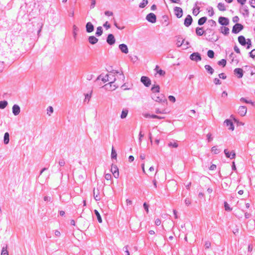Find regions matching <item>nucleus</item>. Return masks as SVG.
I'll return each instance as SVG.
<instances>
[{"mask_svg": "<svg viewBox=\"0 0 255 255\" xmlns=\"http://www.w3.org/2000/svg\"><path fill=\"white\" fill-rule=\"evenodd\" d=\"M106 41L108 44L113 45L116 42V39L113 34H109L107 37Z\"/></svg>", "mask_w": 255, "mask_h": 255, "instance_id": "obj_9", "label": "nucleus"}, {"mask_svg": "<svg viewBox=\"0 0 255 255\" xmlns=\"http://www.w3.org/2000/svg\"><path fill=\"white\" fill-rule=\"evenodd\" d=\"M143 208L145 209V210L146 211V212L147 213H148V207H149L148 205L146 202H144L143 203Z\"/></svg>", "mask_w": 255, "mask_h": 255, "instance_id": "obj_60", "label": "nucleus"}, {"mask_svg": "<svg viewBox=\"0 0 255 255\" xmlns=\"http://www.w3.org/2000/svg\"><path fill=\"white\" fill-rule=\"evenodd\" d=\"M148 0H142V2L139 3V7L141 8H144L148 4Z\"/></svg>", "mask_w": 255, "mask_h": 255, "instance_id": "obj_40", "label": "nucleus"}, {"mask_svg": "<svg viewBox=\"0 0 255 255\" xmlns=\"http://www.w3.org/2000/svg\"><path fill=\"white\" fill-rule=\"evenodd\" d=\"M244 29V26L239 23H236L233 27L232 32L237 34Z\"/></svg>", "mask_w": 255, "mask_h": 255, "instance_id": "obj_3", "label": "nucleus"}, {"mask_svg": "<svg viewBox=\"0 0 255 255\" xmlns=\"http://www.w3.org/2000/svg\"><path fill=\"white\" fill-rule=\"evenodd\" d=\"M146 19L149 22L154 23L156 21V16L153 13H149L146 16Z\"/></svg>", "mask_w": 255, "mask_h": 255, "instance_id": "obj_6", "label": "nucleus"}, {"mask_svg": "<svg viewBox=\"0 0 255 255\" xmlns=\"http://www.w3.org/2000/svg\"><path fill=\"white\" fill-rule=\"evenodd\" d=\"M174 14L177 18H181L183 15V10L180 7L175 6L174 8Z\"/></svg>", "mask_w": 255, "mask_h": 255, "instance_id": "obj_10", "label": "nucleus"}, {"mask_svg": "<svg viewBox=\"0 0 255 255\" xmlns=\"http://www.w3.org/2000/svg\"><path fill=\"white\" fill-rule=\"evenodd\" d=\"M224 124L225 126L227 127H228V129L229 130H234L235 127L234 125L233 124V123L232 122V120L230 119H226L224 121Z\"/></svg>", "mask_w": 255, "mask_h": 255, "instance_id": "obj_13", "label": "nucleus"}, {"mask_svg": "<svg viewBox=\"0 0 255 255\" xmlns=\"http://www.w3.org/2000/svg\"><path fill=\"white\" fill-rule=\"evenodd\" d=\"M117 157V154L116 150L114 148V147L113 146L112 148V152H111V158L112 159H116Z\"/></svg>", "mask_w": 255, "mask_h": 255, "instance_id": "obj_34", "label": "nucleus"}, {"mask_svg": "<svg viewBox=\"0 0 255 255\" xmlns=\"http://www.w3.org/2000/svg\"><path fill=\"white\" fill-rule=\"evenodd\" d=\"M168 99L170 101H171L172 103H174L176 101V99L175 97L173 96H169L168 97Z\"/></svg>", "mask_w": 255, "mask_h": 255, "instance_id": "obj_57", "label": "nucleus"}, {"mask_svg": "<svg viewBox=\"0 0 255 255\" xmlns=\"http://www.w3.org/2000/svg\"><path fill=\"white\" fill-rule=\"evenodd\" d=\"M105 14L106 15V16H112L113 15V12L112 11H109V10H106L105 11Z\"/></svg>", "mask_w": 255, "mask_h": 255, "instance_id": "obj_61", "label": "nucleus"}, {"mask_svg": "<svg viewBox=\"0 0 255 255\" xmlns=\"http://www.w3.org/2000/svg\"><path fill=\"white\" fill-rule=\"evenodd\" d=\"M205 69L206 71L210 75H212L214 72V70L213 68L209 65H206L205 66Z\"/></svg>", "mask_w": 255, "mask_h": 255, "instance_id": "obj_23", "label": "nucleus"}, {"mask_svg": "<svg viewBox=\"0 0 255 255\" xmlns=\"http://www.w3.org/2000/svg\"><path fill=\"white\" fill-rule=\"evenodd\" d=\"M155 113L156 114H166V112L165 111V110H163L161 111L159 109H156L155 110Z\"/></svg>", "mask_w": 255, "mask_h": 255, "instance_id": "obj_52", "label": "nucleus"}, {"mask_svg": "<svg viewBox=\"0 0 255 255\" xmlns=\"http://www.w3.org/2000/svg\"><path fill=\"white\" fill-rule=\"evenodd\" d=\"M190 59L196 62L201 61L202 59L201 54L198 52H193L190 55Z\"/></svg>", "mask_w": 255, "mask_h": 255, "instance_id": "obj_5", "label": "nucleus"}, {"mask_svg": "<svg viewBox=\"0 0 255 255\" xmlns=\"http://www.w3.org/2000/svg\"><path fill=\"white\" fill-rule=\"evenodd\" d=\"M178 144L176 143V142H170V143H168V146H172L173 147H175V148H176L178 147Z\"/></svg>", "mask_w": 255, "mask_h": 255, "instance_id": "obj_55", "label": "nucleus"}, {"mask_svg": "<svg viewBox=\"0 0 255 255\" xmlns=\"http://www.w3.org/2000/svg\"><path fill=\"white\" fill-rule=\"evenodd\" d=\"M8 103L6 101L3 100L0 101V109H4L7 106Z\"/></svg>", "mask_w": 255, "mask_h": 255, "instance_id": "obj_36", "label": "nucleus"}, {"mask_svg": "<svg viewBox=\"0 0 255 255\" xmlns=\"http://www.w3.org/2000/svg\"><path fill=\"white\" fill-rule=\"evenodd\" d=\"M226 64H227V61L225 59H222L218 62V64L219 66H222L223 67H225L226 65Z\"/></svg>", "mask_w": 255, "mask_h": 255, "instance_id": "obj_38", "label": "nucleus"}, {"mask_svg": "<svg viewBox=\"0 0 255 255\" xmlns=\"http://www.w3.org/2000/svg\"><path fill=\"white\" fill-rule=\"evenodd\" d=\"M93 192H94V197L96 201L100 200L101 198H100V197L99 196V189H97V191H96L95 189L94 188Z\"/></svg>", "mask_w": 255, "mask_h": 255, "instance_id": "obj_28", "label": "nucleus"}, {"mask_svg": "<svg viewBox=\"0 0 255 255\" xmlns=\"http://www.w3.org/2000/svg\"><path fill=\"white\" fill-rule=\"evenodd\" d=\"M111 171L113 173L115 178H119V168H118V167L116 165H115L113 163L112 164Z\"/></svg>", "mask_w": 255, "mask_h": 255, "instance_id": "obj_7", "label": "nucleus"}, {"mask_svg": "<svg viewBox=\"0 0 255 255\" xmlns=\"http://www.w3.org/2000/svg\"><path fill=\"white\" fill-rule=\"evenodd\" d=\"M193 19L192 16L190 14H188L184 19V24L185 26L188 27L191 25Z\"/></svg>", "mask_w": 255, "mask_h": 255, "instance_id": "obj_12", "label": "nucleus"}, {"mask_svg": "<svg viewBox=\"0 0 255 255\" xmlns=\"http://www.w3.org/2000/svg\"><path fill=\"white\" fill-rule=\"evenodd\" d=\"M12 113L14 116H17L20 112V107L16 104H14L12 108Z\"/></svg>", "mask_w": 255, "mask_h": 255, "instance_id": "obj_17", "label": "nucleus"}, {"mask_svg": "<svg viewBox=\"0 0 255 255\" xmlns=\"http://www.w3.org/2000/svg\"><path fill=\"white\" fill-rule=\"evenodd\" d=\"M103 26L107 29H108L111 27V25L109 23L108 21H106L104 23Z\"/></svg>", "mask_w": 255, "mask_h": 255, "instance_id": "obj_56", "label": "nucleus"}, {"mask_svg": "<svg viewBox=\"0 0 255 255\" xmlns=\"http://www.w3.org/2000/svg\"><path fill=\"white\" fill-rule=\"evenodd\" d=\"M224 152L226 157L230 158V155H231V152H230L227 149H225Z\"/></svg>", "mask_w": 255, "mask_h": 255, "instance_id": "obj_48", "label": "nucleus"}, {"mask_svg": "<svg viewBox=\"0 0 255 255\" xmlns=\"http://www.w3.org/2000/svg\"><path fill=\"white\" fill-rule=\"evenodd\" d=\"M247 112V108L246 106H241L238 109V114L242 117L246 115Z\"/></svg>", "mask_w": 255, "mask_h": 255, "instance_id": "obj_15", "label": "nucleus"}, {"mask_svg": "<svg viewBox=\"0 0 255 255\" xmlns=\"http://www.w3.org/2000/svg\"><path fill=\"white\" fill-rule=\"evenodd\" d=\"M151 91L153 94L157 95L160 92V86L158 85H153L151 88Z\"/></svg>", "mask_w": 255, "mask_h": 255, "instance_id": "obj_19", "label": "nucleus"}, {"mask_svg": "<svg viewBox=\"0 0 255 255\" xmlns=\"http://www.w3.org/2000/svg\"><path fill=\"white\" fill-rule=\"evenodd\" d=\"M79 30V28L75 25H74L73 26V35L74 38H76L77 36V32Z\"/></svg>", "mask_w": 255, "mask_h": 255, "instance_id": "obj_42", "label": "nucleus"}, {"mask_svg": "<svg viewBox=\"0 0 255 255\" xmlns=\"http://www.w3.org/2000/svg\"><path fill=\"white\" fill-rule=\"evenodd\" d=\"M103 33V30L102 26H98L97 28V31L95 33V35L97 37L100 36Z\"/></svg>", "mask_w": 255, "mask_h": 255, "instance_id": "obj_29", "label": "nucleus"}, {"mask_svg": "<svg viewBox=\"0 0 255 255\" xmlns=\"http://www.w3.org/2000/svg\"><path fill=\"white\" fill-rule=\"evenodd\" d=\"M214 83L215 84V85H220L221 84V81H220V80L217 78H215L214 79Z\"/></svg>", "mask_w": 255, "mask_h": 255, "instance_id": "obj_54", "label": "nucleus"}, {"mask_svg": "<svg viewBox=\"0 0 255 255\" xmlns=\"http://www.w3.org/2000/svg\"><path fill=\"white\" fill-rule=\"evenodd\" d=\"M249 56L254 59H255V49L249 52Z\"/></svg>", "mask_w": 255, "mask_h": 255, "instance_id": "obj_47", "label": "nucleus"}, {"mask_svg": "<svg viewBox=\"0 0 255 255\" xmlns=\"http://www.w3.org/2000/svg\"><path fill=\"white\" fill-rule=\"evenodd\" d=\"M217 7L218 9L220 11H225L226 10V8L225 7V5L224 3L222 2H219L218 4Z\"/></svg>", "mask_w": 255, "mask_h": 255, "instance_id": "obj_33", "label": "nucleus"}, {"mask_svg": "<svg viewBox=\"0 0 255 255\" xmlns=\"http://www.w3.org/2000/svg\"><path fill=\"white\" fill-rule=\"evenodd\" d=\"M200 7L199 6H197V7L196 8V10L194 8L193 9V12H192L193 14L195 16L199 14V13L200 12Z\"/></svg>", "mask_w": 255, "mask_h": 255, "instance_id": "obj_44", "label": "nucleus"}, {"mask_svg": "<svg viewBox=\"0 0 255 255\" xmlns=\"http://www.w3.org/2000/svg\"><path fill=\"white\" fill-rule=\"evenodd\" d=\"M184 39H182V38H181L180 36H178L177 38V41L176 43L177 46L178 47L181 46V45L184 44Z\"/></svg>", "mask_w": 255, "mask_h": 255, "instance_id": "obj_30", "label": "nucleus"}, {"mask_svg": "<svg viewBox=\"0 0 255 255\" xmlns=\"http://www.w3.org/2000/svg\"><path fill=\"white\" fill-rule=\"evenodd\" d=\"M157 73L160 76H164V75L165 74V72L164 71L162 70V69H160L157 71Z\"/></svg>", "mask_w": 255, "mask_h": 255, "instance_id": "obj_53", "label": "nucleus"}, {"mask_svg": "<svg viewBox=\"0 0 255 255\" xmlns=\"http://www.w3.org/2000/svg\"><path fill=\"white\" fill-rule=\"evenodd\" d=\"M203 27H197L195 29V32L198 36H202L205 33V31L203 30Z\"/></svg>", "mask_w": 255, "mask_h": 255, "instance_id": "obj_22", "label": "nucleus"}, {"mask_svg": "<svg viewBox=\"0 0 255 255\" xmlns=\"http://www.w3.org/2000/svg\"><path fill=\"white\" fill-rule=\"evenodd\" d=\"M243 9L244 11V12H243V13H242L243 15L246 17H249L250 12H249V10L248 6L244 5H243Z\"/></svg>", "mask_w": 255, "mask_h": 255, "instance_id": "obj_24", "label": "nucleus"}, {"mask_svg": "<svg viewBox=\"0 0 255 255\" xmlns=\"http://www.w3.org/2000/svg\"><path fill=\"white\" fill-rule=\"evenodd\" d=\"M110 75L107 74L105 77H103L102 78V81L104 83H105L107 81H109V78L110 77Z\"/></svg>", "mask_w": 255, "mask_h": 255, "instance_id": "obj_51", "label": "nucleus"}, {"mask_svg": "<svg viewBox=\"0 0 255 255\" xmlns=\"http://www.w3.org/2000/svg\"><path fill=\"white\" fill-rule=\"evenodd\" d=\"M211 151L214 154H217L220 152L221 150L220 149L217 148L216 146H214L212 147Z\"/></svg>", "mask_w": 255, "mask_h": 255, "instance_id": "obj_41", "label": "nucleus"}, {"mask_svg": "<svg viewBox=\"0 0 255 255\" xmlns=\"http://www.w3.org/2000/svg\"><path fill=\"white\" fill-rule=\"evenodd\" d=\"M207 55L210 58H213L214 57L215 53L212 50H209L207 51Z\"/></svg>", "mask_w": 255, "mask_h": 255, "instance_id": "obj_43", "label": "nucleus"}, {"mask_svg": "<svg viewBox=\"0 0 255 255\" xmlns=\"http://www.w3.org/2000/svg\"><path fill=\"white\" fill-rule=\"evenodd\" d=\"M91 94H92V92L90 94L87 93L85 95V100H84L85 102H86L87 100L88 101V103L89 102L90 99L91 97Z\"/></svg>", "mask_w": 255, "mask_h": 255, "instance_id": "obj_46", "label": "nucleus"}, {"mask_svg": "<svg viewBox=\"0 0 255 255\" xmlns=\"http://www.w3.org/2000/svg\"><path fill=\"white\" fill-rule=\"evenodd\" d=\"M1 255H8V252L7 251V245H6L3 246L1 249Z\"/></svg>", "mask_w": 255, "mask_h": 255, "instance_id": "obj_32", "label": "nucleus"}, {"mask_svg": "<svg viewBox=\"0 0 255 255\" xmlns=\"http://www.w3.org/2000/svg\"><path fill=\"white\" fill-rule=\"evenodd\" d=\"M85 27L87 33H91L94 30V26L91 22H88L86 24Z\"/></svg>", "mask_w": 255, "mask_h": 255, "instance_id": "obj_16", "label": "nucleus"}, {"mask_svg": "<svg viewBox=\"0 0 255 255\" xmlns=\"http://www.w3.org/2000/svg\"><path fill=\"white\" fill-rule=\"evenodd\" d=\"M249 2L252 7L255 8V0H250Z\"/></svg>", "mask_w": 255, "mask_h": 255, "instance_id": "obj_63", "label": "nucleus"}, {"mask_svg": "<svg viewBox=\"0 0 255 255\" xmlns=\"http://www.w3.org/2000/svg\"><path fill=\"white\" fill-rule=\"evenodd\" d=\"M105 179H106L107 180H109L111 179V178H112V175H111V174H110V173H107V174H105Z\"/></svg>", "mask_w": 255, "mask_h": 255, "instance_id": "obj_62", "label": "nucleus"}, {"mask_svg": "<svg viewBox=\"0 0 255 255\" xmlns=\"http://www.w3.org/2000/svg\"><path fill=\"white\" fill-rule=\"evenodd\" d=\"M208 22L210 24L211 26H216L217 25L216 22L213 19L209 20Z\"/></svg>", "mask_w": 255, "mask_h": 255, "instance_id": "obj_50", "label": "nucleus"}, {"mask_svg": "<svg viewBox=\"0 0 255 255\" xmlns=\"http://www.w3.org/2000/svg\"><path fill=\"white\" fill-rule=\"evenodd\" d=\"M124 250L126 252V255H130L129 252V251L128 250V246H126L124 247Z\"/></svg>", "mask_w": 255, "mask_h": 255, "instance_id": "obj_64", "label": "nucleus"}, {"mask_svg": "<svg viewBox=\"0 0 255 255\" xmlns=\"http://www.w3.org/2000/svg\"><path fill=\"white\" fill-rule=\"evenodd\" d=\"M115 80L116 78L114 77L113 81L105 84L104 86H103V88H104L106 90L109 91L115 90L118 87V86H116L115 85H113Z\"/></svg>", "mask_w": 255, "mask_h": 255, "instance_id": "obj_2", "label": "nucleus"}, {"mask_svg": "<svg viewBox=\"0 0 255 255\" xmlns=\"http://www.w3.org/2000/svg\"><path fill=\"white\" fill-rule=\"evenodd\" d=\"M140 82L146 87H148L151 85V80L147 76H143L140 78Z\"/></svg>", "mask_w": 255, "mask_h": 255, "instance_id": "obj_8", "label": "nucleus"}, {"mask_svg": "<svg viewBox=\"0 0 255 255\" xmlns=\"http://www.w3.org/2000/svg\"><path fill=\"white\" fill-rule=\"evenodd\" d=\"M221 32L225 35H228L229 34L230 29L226 26L221 27Z\"/></svg>", "mask_w": 255, "mask_h": 255, "instance_id": "obj_25", "label": "nucleus"}, {"mask_svg": "<svg viewBox=\"0 0 255 255\" xmlns=\"http://www.w3.org/2000/svg\"><path fill=\"white\" fill-rule=\"evenodd\" d=\"M128 113V110L127 109H123L121 115V118L122 119H125L127 117Z\"/></svg>", "mask_w": 255, "mask_h": 255, "instance_id": "obj_31", "label": "nucleus"}, {"mask_svg": "<svg viewBox=\"0 0 255 255\" xmlns=\"http://www.w3.org/2000/svg\"><path fill=\"white\" fill-rule=\"evenodd\" d=\"M207 18L206 16H203L200 18L198 20V24L200 26L203 25L207 21Z\"/></svg>", "mask_w": 255, "mask_h": 255, "instance_id": "obj_27", "label": "nucleus"}, {"mask_svg": "<svg viewBox=\"0 0 255 255\" xmlns=\"http://www.w3.org/2000/svg\"><path fill=\"white\" fill-rule=\"evenodd\" d=\"M94 213H95V215L97 217L98 221L100 223H101L102 222V217H101L99 212L98 211V210H94Z\"/></svg>", "mask_w": 255, "mask_h": 255, "instance_id": "obj_35", "label": "nucleus"}, {"mask_svg": "<svg viewBox=\"0 0 255 255\" xmlns=\"http://www.w3.org/2000/svg\"><path fill=\"white\" fill-rule=\"evenodd\" d=\"M231 118H232L233 121L236 123L238 125H242L243 126L244 125V123L241 122H240L239 120H238L237 118L235 117V116L233 115H232L231 116Z\"/></svg>", "mask_w": 255, "mask_h": 255, "instance_id": "obj_37", "label": "nucleus"}, {"mask_svg": "<svg viewBox=\"0 0 255 255\" xmlns=\"http://www.w3.org/2000/svg\"><path fill=\"white\" fill-rule=\"evenodd\" d=\"M224 205L225 210L226 211L230 212L232 210V208L230 207L229 204L227 203V202L225 201L224 202Z\"/></svg>", "mask_w": 255, "mask_h": 255, "instance_id": "obj_39", "label": "nucleus"}, {"mask_svg": "<svg viewBox=\"0 0 255 255\" xmlns=\"http://www.w3.org/2000/svg\"><path fill=\"white\" fill-rule=\"evenodd\" d=\"M234 73L239 79L242 78L244 75V70L240 68H235L234 70Z\"/></svg>", "mask_w": 255, "mask_h": 255, "instance_id": "obj_11", "label": "nucleus"}, {"mask_svg": "<svg viewBox=\"0 0 255 255\" xmlns=\"http://www.w3.org/2000/svg\"><path fill=\"white\" fill-rule=\"evenodd\" d=\"M215 35V32H213L212 33V35H209L208 36V37H207L206 38V39L210 42H215L217 41L219 39V37L218 35H216V36L215 37L214 36Z\"/></svg>", "mask_w": 255, "mask_h": 255, "instance_id": "obj_14", "label": "nucleus"}, {"mask_svg": "<svg viewBox=\"0 0 255 255\" xmlns=\"http://www.w3.org/2000/svg\"><path fill=\"white\" fill-rule=\"evenodd\" d=\"M119 48L122 52L127 54L128 52V46L125 44H121L119 46Z\"/></svg>", "mask_w": 255, "mask_h": 255, "instance_id": "obj_18", "label": "nucleus"}, {"mask_svg": "<svg viewBox=\"0 0 255 255\" xmlns=\"http://www.w3.org/2000/svg\"><path fill=\"white\" fill-rule=\"evenodd\" d=\"M247 49H250L252 47V41L251 39L248 38L246 40Z\"/></svg>", "mask_w": 255, "mask_h": 255, "instance_id": "obj_45", "label": "nucleus"}, {"mask_svg": "<svg viewBox=\"0 0 255 255\" xmlns=\"http://www.w3.org/2000/svg\"><path fill=\"white\" fill-rule=\"evenodd\" d=\"M88 41L91 44H95L98 41V39L94 36H90L88 37Z\"/></svg>", "mask_w": 255, "mask_h": 255, "instance_id": "obj_20", "label": "nucleus"}, {"mask_svg": "<svg viewBox=\"0 0 255 255\" xmlns=\"http://www.w3.org/2000/svg\"><path fill=\"white\" fill-rule=\"evenodd\" d=\"M218 22L222 26H227L229 24L230 20L228 18L221 16L219 17Z\"/></svg>", "mask_w": 255, "mask_h": 255, "instance_id": "obj_4", "label": "nucleus"}, {"mask_svg": "<svg viewBox=\"0 0 255 255\" xmlns=\"http://www.w3.org/2000/svg\"><path fill=\"white\" fill-rule=\"evenodd\" d=\"M151 98L155 101L159 103H167V101L165 98L164 95L162 94L157 95L156 94H153L151 96Z\"/></svg>", "mask_w": 255, "mask_h": 255, "instance_id": "obj_1", "label": "nucleus"}, {"mask_svg": "<svg viewBox=\"0 0 255 255\" xmlns=\"http://www.w3.org/2000/svg\"><path fill=\"white\" fill-rule=\"evenodd\" d=\"M9 142V133L6 132L3 136V143L5 144H7Z\"/></svg>", "mask_w": 255, "mask_h": 255, "instance_id": "obj_26", "label": "nucleus"}, {"mask_svg": "<svg viewBox=\"0 0 255 255\" xmlns=\"http://www.w3.org/2000/svg\"><path fill=\"white\" fill-rule=\"evenodd\" d=\"M209 8H210V9L208 10V12H209V15L210 16H212L214 15V14L215 13L214 10H213V8L212 6H210V7H209Z\"/></svg>", "mask_w": 255, "mask_h": 255, "instance_id": "obj_49", "label": "nucleus"}, {"mask_svg": "<svg viewBox=\"0 0 255 255\" xmlns=\"http://www.w3.org/2000/svg\"><path fill=\"white\" fill-rule=\"evenodd\" d=\"M246 39L243 35H240L238 37V41L239 43L242 46L246 45Z\"/></svg>", "mask_w": 255, "mask_h": 255, "instance_id": "obj_21", "label": "nucleus"}, {"mask_svg": "<svg viewBox=\"0 0 255 255\" xmlns=\"http://www.w3.org/2000/svg\"><path fill=\"white\" fill-rule=\"evenodd\" d=\"M219 77L220 78L222 79H226L227 78V76L224 73L219 74Z\"/></svg>", "mask_w": 255, "mask_h": 255, "instance_id": "obj_58", "label": "nucleus"}, {"mask_svg": "<svg viewBox=\"0 0 255 255\" xmlns=\"http://www.w3.org/2000/svg\"><path fill=\"white\" fill-rule=\"evenodd\" d=\"M232 20L233 22L237 23L239 21V17L238 16H235L233 17Z\"/></svg>", "mask_w": 255, "mask_h": 255, "instance_id": "obj_59", "label": "nucleus"}]
</instances>
